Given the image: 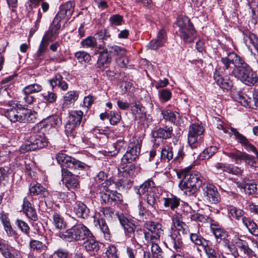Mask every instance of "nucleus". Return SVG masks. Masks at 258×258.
<instances>
[{
	"mask_svg": "<svg viewBox=\"0 0 258 258\" xmlns=\"http://www.w3.org/2000/svg\"><path fill=\"white\" fill-rule=\"evenodd\" d=\"M225 71L232 70L230 75L247 85H254L258 82V75L243 58L234 52L229 53L221 58Z\"/></svg>",
	"mask_w": 258,
	"mask_h": 258,
	"instance_id": "obj_1",
	"label": "nucleus"
},
{
	"mask_svg": "<svg viewBox=\"0 0 258 258\" xmlns=\"http://www.w3.org/2000/svg\"><path fill=\"white\" fill-rule=\"evenodd\" d=\"M55 158L57 162L61 165V181L67 188L70 190L79 188V177L73 174L67 168L85 170L89 169V166L63 153H58Z\"/></svg>",
	"mask_w": 258,
	"mask_h": 258,
	"instance_id": "obj_2",
	"label": "nucleus"
},
{
	"mask_svg": "<svg viewBox=\"0 0 258 258\" xmlns=\"http://www.w3.org/2000/svg\"><path fill=\"white\" fill-rule=\"evenodd\" d=\"M95 36L99 40H101L103 44L96 46V51L99 54L97 66L99 69L107 68L111 63L113 56L123 57L126 55V49L115 44H110L106 45L104 40L110 37V34L106 30L103 29L95 34Z\"/></svg>",
	"mask_w": 258,
	"mask_h": 258,
	"instance_id": "obj_3",
	"label": "nucleus"
},
{
	"mask_svg": "<svg viewBox=\"0 0 258 258\" xmlns=\"http://www.w3.org/2000/svg\"><path fill=\"white\" fill-rule=\"evenodd\" d=\"M9 108L5 112V116L11 121L16 122H33L36 119V113L24 107H20L15 101L8 102Z\"/></svg>",
	"mask_w": 258,
	"mask_h": 258,
	"instance_id": "obj_4",
	"label": "nucleus"
},
{
	"mask_svg": "<svg viewBox=\"0 0 258 258\" xmlns=\"http://www.w3.org/2000/svg\"><path fill=\"white\" fill-rule=\"evenodd\" d=\"M91 234L90 229L84 224L74 225L65 231L59 234V237L68 242L83 241Z\"/></svg>",
	"mask_w": 258,
	"mask_h": 258,
	"instance_id": "obj_5",
	"label": "nucleus"
},
{
	"mask_svg": "<svg viewBox=\"0 0 258 258\" xmlns=\"http://www.w3.org/2000/svg\"><path fill=\"white\" fill-rule=\"evenodd\" d=\"M174 228L175 229L173 230L167 240L168 244L173 251L181 252L183 250L184 245L180 232L182 234H187L188 232V226L183 222Z\"/></svg>",
	"mask_w": 258,
	"mask_h": 258,
	"instance_id": "obj_6",
	"label": "nucleus"
},
{
	"mask_svg": "<svg viewBox=\"0 0 258 258\" xmlns=\"http://www.w3.org/2000/svg\"><path fill=\"white\" fill-rule=\"evenodd\" d=\"M174 228L175 229L173 230L167 240L168 244L173 251L181 252L183 250L184 245L180 232L182 234H187L188 232V226L183 222Z\"/></svg>",
	"mask_w": 258,
	"mask_h": 258,
	"instance_id": "obj_7",
	"label": "nucleus"
},
{
	"mask_svg": "<svg viewBox=\"0 0 258 258\" xmlns=\"http://www.w3.org/2000/svg\"><path fill=\"white\" fill-rule=\"evenodd\" d=\"M176 25L179 28L177 34L181 39L186 43L192 42L196 37V31L188 18L179 16L177 18Z\"/></svg>",
	"mask_w": 258,
	"mask_h": 258,
	"instance_id": "obj_8",
	"label": "nucleus"
},
{
	"mask_svg": "<svg viewBox=\"0 0 258 258\" xmlns=\"http://www.w3.org/2000/svg\"><path fill=\"white\" fill-rule=\"evenodd\" d=\"M157 190L154 182L151 179H148L139 187L137 193L140 196L144 195L147 204L153 207L156 203V200L158 198Z\"/></svg>",
	"mask_w": 258,
	"mask_h": 258,
	"instance_id": "obj_9",
	"label": "nucleus"
},
{
	"mask_svg": "<svg viewBox=\"0 0 258 258\" xmlns=\"http://www.w3.org/2000/svg\"><path fill=\"white\" fill-rule=\"evenodd\" d=\"M183 148L180 145H175L174 147L167 146L163 148L161 152V159L169 162L171 159L174 163H180L185 155Z\"/></svg>",
	"mask_w": 258,
	"mask_h": 258,
	"instance_id": "obj_10",
	"label": "nucleus"
},
{
	"mask_svg": "<svg viewBox=\"0 0 258 258\" xmlns=\"http://www.w3.org/2000/svg\"><path fill=\"white\" fill-rule=\"evenodd\" d=\"M223 153L231 159H233L236 164H238L243 160L246 164L258 168V162L256 163H254L253 157L245 152H240L236 149L233 148L230 150H225Z\"/></svg>",
	"mask_w": 258,
	"mask_h": 258,
	"instance_id": "obj_11",
	"label": "nucleus"
},
{
	"mask_svg": "<svg viewBox=\"0 0 258 258\" xmlns=\"http://www.w3.org/2000/svg\"><path fill=\"white\" fill-rule=\"evenodd\" d=\"M144 226L148 230L145 234V240L147 242L156 241L160 239L163 232L161 224L148 221L145 222Z\"/></svg>",
	"mask_w": 258,
	"mask_h": 258,
	"instance_id": "obj_12",
	"label": "nucleus"
},
{
	"mask_svg": "<svg viewBox=\"0 0 258 258\" xmlns=\"http://www.w3.org/2000/svg\"><path fill=\"white\" fill-rule=\"evenodd\" d=\"M204 132V127L199 124L193 123L189 126L187 139L191 148H196L199 143L203 141L202 135Z\"/></svg>",
	"mask_w": 258,
	"mask_h": 258,
	"instance_id": "obj_13",
	"label": "nucleus"
},
{
	"mask_svg": "<svg viewBox=\"0 0 258 258\" xmlns=\"http://www.w3.org/2000/svg\"><path fill=\"white\" fill-rule=\"evenodd\" d=\"M203 200L207 205L216 204L220 201V195L213 184H207L203 187Z\"/></svg>",
	"mask_w": 258,
	"mask_h": 258,
	"instance_id": "obj_14",
	"label": "nucleus"
},
{
	"mask_svg": "<svg viewBox=\"0 0 258 258\" xmlns=\"http://www.w3.org/2000/svg\"><path fill=\"white\" fill-rule=\"evenodd\" d=\"M230 131L231 133H229V134H234L237 142L240 143L247 152H251L254 153L255 158L253 157L254 159V162L255 163L258 162V152L256 148L249 142L246 137L238 132L235 129L231 128Z\"/></svg>",
	"mask_w": 258,
	"mask_h": 258,
	"instance_id": "obj_15",
	"label": "nucleus"
},
{
	"mask_svg": "<svg viewBox=\"0 0 258 258\" xmlns=\"http://www.w3.org/2000/svg\"><path fill=\"white\" fill-rule=\"evenodd\" d=\"M180 178L183 177L181 181L190 183L198 188L201 185L202 181L201 174L197 171H181L178 174Z\"/></svg>",
	"mask_w": 258,
	"mask_h": 258,
	"instance_id": "obj_16",
	"label": "nucleus"
},
{
	"mask_svg": "<svg viewBox=\"0 0 258 258\" xmlns=\"http://www.w3.org/2000/svg\"><path fill=\"white\" fill-rule=\"evenodd\" d=\"M141 144L139 141L132 142L129 145L127 150L125 154L123 156V161L134 162L137 158L140 153Z\"/></svg>",
	"mask_w": 258,
	"mask_h": 258,
	"instance_id": "obj_17",
	"label": "nucleus"
},
{
	"mask_svg": "<svg viewBox=\"0 0 258 258\" xmlns=\"http://www.w3.org/2000/svg\"><path fill=\"white\" fill-rule=\"evenodd\" d=\"M75 3L73 1H68L61 5L59 7V11L55 17V21L60 22L62 19L68 20L72 15L74 11Z\"/></svg>",
	"mask_w": 258,
	"mask_h": 258,
	"instance_id": "obj_18",
	"label": "nucleus"
},
{
	"mask_svg": "<svg viewBox=\"0 0 258 258\" xmlns=\"http://www.w3.org/2000/svg\"><path fill=\"white\" fill-rule=\"evenodd\" d=\"M100 198L103 202L109 205H115L122 202L121 195L112 190H106L101 193Z\"/></svg>",
	"mask_w": 258,
	"mask_h": 258,
	"instance_id": "obj_19",
	"label": "nucleus"
},
{
	"mask_svg": "<svg viewBox=\"0 0 258 258\" xmlns=\"http://www.w3.org/2000/svg\"><path fill=\"white\" fill-rule=\"evenodd\" d=\"M60 27V22L57 20L55 21V19H54L52 25L49 27L48 30L45 32L41 41L48 44H49L50 42L53 41L56 38L59 33L58 30Z\"/></svg>",
	"mask_w": 258,
	"mask_h": 258,
	"instance_id": "obj_20",
	"label": "nucleus"
},
{
	"mask_svg": "<svg viewBox=\"0 0 258 258\" xmlns=\"http://www.w3.org/2000/svg\"><path fill=\"white\" fill-rule=\"evenodd\" d=\"M210 229L219 243L222 240L224 242L227 240V238L228 236L227 232L223 229L217 222L212 221L210 224Z\"/></svg>",
	"mask_w": 258,
	"mask_h": 258,
	"instance_id": "obj_21",
	"label": "nucleus"
},
{
	"mask_svg": "<svg viewBox=\"0 0 258 258\" xmlns=\"http://www.w3.org/2000/svg\"><path fill=\"white\" fill-rule=\"evenodd\" d=\"M86 239L83 243L86 251L89 253L97 252L100 248L101 243L96 240L91 232V234Z\"/></svg>",
	"mask_w": 258,
	"mask_h": 258,
	"instance_id": "obj_22",
	"label": "nucleus"
},
{
	"mask_svg": "<svg viewBox=\"0 0 258 258\" xmlns=\"http://www.w3.org/2000/svg\"><path fill=\"white\" fill-rule=\"evenodd\" d=\"M117 216L125 233L128 236H131V235L135 233L137 228L136 225L127 219L123 214H118Z\"/></svg>",
	"mask_w": 258,
	"mask_h": 258,
	"instance_id": "obj_23",
	"label": "nucleus"
},
{
	"mask_svg": "<svg viewBox=\"0 0 258 258\" xmlns=\"http://www.w3.org/2000/svg\"><path fill=\"white\" fill-rule=\"evenodd\" d=\"M167 40L165 30L162 29L158 33L157 38L151 40L149 44V47L153 50H156L164 45Z\"/></svg>",
	"mask_w": 258,
	"mask_h": 258,
	"instance_id": "obj_24",
	"label": "nucleus"
},
{
	"mask_svg": "<svg viewBox=\"0 0 258 258\" xmlns=\"http://www.w3.org/2000/svg\"><path fill=\"white\" fill-rule=\"evenodd\" d=\"M30 144H32L34 150L42 148L47 145V141L43 135L33 134L30 137Z\"/></svg>",
	"mask_w": 258,
	"mask_h": 258,
	"instance_id": "obj_25",
	"label": "nucleus"
},
{
	"mask_svg": "<svg viewBox=\"0 0 258 258\" xmlns=\"http://www.w3.org/2000/svg\"><path fill=\"white\" fill-rule=\"evenodd\" d=\"M214 79L217 83V85L223 90H229L231 89L233 86V83L229 77H226L224 78L217 71L214 73Z\"/></svg>",
	"mask_w": 258,
	"mask_h": 258,
	"instance_id": "obj_26",
	"label": "nucleus"
},
{
	"mask_svg": "<svg viewBox=\"0 0 258 258\" xmlns=\"http://www.w3.org/2000/svg\"><path fill=\"white\" fill-rule=\"evenodd\" d=\"M23 210L26 216L30 219L35 221L38 219L35 210L32 207L29 200L25 197L23 199Z\"/></svg>",
	"mask_w": 258,
	"mask_h": 258,
	"instance_id": "obj_27",
	"label": "nucleus"
},
{
	"mask_svg": "<svg viewBox=\"0 0 258 258\" xmlns=\"http://www.w3.org/2000/svg\"><path fill=\"white\" fill-rule=\"evenodd\" d=\"M172 131L173 129L171 126L166 127L165 128H159L152 132V137L154 139L153 142L156 144L157 139H166L171 138Z\"/></svg>",
	"mask_w": 258,
	"mask_h": 258,
	"instance_id": "obj_28",
	"label": "nucleus"
},
{
	"mask_svg": "<svg viewBox=\"0 0 258 258\" xmlns=\"http://www.w3.org/2000/svg\"><path fill=\"white\" fill-rule=\"evenodd\" d=\"M74 212L79 218H87L89 216L90 210L83 203L78 201L74 206Z\"/></svg>",
	"mask_w": 258,
	"mask_h": 258,
	"instance_id": "obj_29",
	"label": "nucleus"
},
{
	"mask_svg": "<svg viewBox=\"0 0 258 258\" xmlns=\"http://www.w3.org/2000/svg\"><path fill=\"white\" fill-rule=\"evenodd\" d=\"M243 40L245 44L247 46H248L249 44H251L258 52V36L248 30L243 31Z\"/></svg>",
	"mask_w": 258,
	"mask_h": 258,
	"instance_id": "obj_30",
	"label": "nucleus"
},
{
	"mask_svg": "<svg viewBox=\"0 0 258 258\" xmlns=\"http://www.w3.org/2000/svg\"><path fill=\"white\" fill-rule=\"evenodd\" d=\"M133 162H130V161L124 162L123 161V158H121V163L118 170L120 172L122 173L123 176H131L133 174L135 169V165Z\"/></svg>",
	"mask_w": 258,
	"mask_h": 258,
	"instance_id": "obj_31",
	"label": "nucleus"
},
{
	"mask_svg": "<svg viewBox=\"0 0 258 258\" xmlns=\"http://www.w3.org/2000/svg\"><path fill=\"white\" fill-rule=\"evenodd\" d=\"M29 191L32 196L41 195L45 197L48 195V191L46 188L42 186L41 184L36 182H32L30 183Z\"/></svg>",
	"mask_w": 258,
	"mask_h": 258,
	"instance_id": "obj_32",
	"label": "nucleus"
},
{
	"mask_svg": "<svg viewBox=\"0 0 258 258\" xmlns=\"http://www.w3.org/2000/svg\"><path fill=\"white\" fill-rule=\"evenodd\" d=\"M242 222L250 233L258 237V226L252 219L244 216L242 217Z\"/></svg>",
	"mask_w": 258,
	"mask_h": 258,
	"instance_id": "obj_33",
	"label": "nucleus"
},
{
	"mask_svg": "<svg viewBox=\"0 0 258 258\" xmlns=\"http://www.w3.org/2000/svg\"><path fill=\"white\" fill-rule=\"evenodd\" d=\"M50 86L54 88L58 86L61 89L65 91L68 88V84L63 80L60 74L56 75L52 79L49 80Z\"/></svg>",
	"mask_w": 258,
	"mask_h": 258,
	"instance_id": "obj_34",
	"label": "nucleus"
},
{
	"mask_svg": "<svg viewBox=\"0 0 258 258\" xmlns=\"http://www.w3.org/2000/svg\"><path fill=\"white\" fill-rule=\"evenodd\" d=\"M83 115V112L81 110H72L69 113V120L78 126L81 123Z\"/></svg>",
	"mask_w": 258,
	"mask_h": 258,
	"instance_id": "obj_35",
	"label": "nucleus"
},
{
	"mask_svg": "<svg viewBox=\"0 0 258 258\" xmlns=\"http://www.w3.org/2000/svg\"><path fill=\"white\" fill-rule=\"evenodd\" d=\"M178 186L184 194L188 196L194 195L198 190V188L191 184L181 181H180Z\"/></svg>",
	"mask_w": 258,
	"mask_h": 258,
	"instance_id": "obj_36",
	"label": "nucleus"
},
{
	"mask_svg": "<svg viewBox=\"0 0 258 258\" xmlns=\"http://www.w3.org/2000/svg\"><path fill=\"white\" fill-rule=\"evenodd\" d=\"M78 95L75 91H69L66 93L64 97V102L62 104L63 108H69V106L74 103L78 99Z\"/></svg>",
	"mask_w": 258,
	"mask_h": 258,
	"instance_id": "obj_37",
	"label": "nucleus"
},
{
	"mask_svg": "<svg viewBox=\"0 0 258 258\" xmlns=\"http://www.w3.org/2000/svg\"><path fill=\"white\" fill-rule=\"evenodd\" d=\"M48 44L41 41L37 52L34 54V58L39 62L45 58V53L47 50Z\"/></svg>",
	"mask_w": 258,
	"mask_h": 258,
	"instance_id": "obj_38",
	"label": "nucleus"
},
{
	"mask_svg": "<svg viewBox=\"0 0 258 258\" xmlns=\"http://www.w3.org/2000/svg\"><path fill=\"white\" fill-rule=\"evenodd\" d=\"M29 245L31 250L38 253L45 252L47 248L45 244L37 240H31L29 242Z\"/></svg>",
	"mask_w": 258,
	"mask_h": 258,
	"instance_id": "obj_39",
	"label": "nucleus"
},
{
	"mask_svg": "<svg viewBox=\"0 0 258 258\" xmlns=\"http://www.w3.org/2000/svg\"><path fill=\"white\" fill-rule=\"evenodd\" d=\"M180 200L176 197L171 196V197L164 198V206L174 210L179 206Z\"/></svg>",
	"mask_w": 258,
	"mask_h": 258,
	"instance_id": "obj_40",
	"label": "nucleus"
},
{
	"mask_svg": "<svg viewBox=\"0 0 258 258\" xmlns=\"http://www.w3.org/2000/svg\"><path fill=\"white\" fill-rule=\"evenodd\" d=\"M162 114L165 120H168L174 124H177V118L180 116L179 114L177 112H173L170 110H163Z\"/></svg>",
	"mask_w": 258,
	"mask_h": 258,
	"instance_id": "obj_41",
	"label": "nucleus"
},
{
	"mask_svg": "<svg viewBox=\"0 0 258 258\" xmlns=\"http://www.w3.org/2000/svg\"><path fill=\"white\" fill-rule=\"evenodd\" d=\"M204 250L208 258H220L219 250L208 244L204 245Z\"/></svg>",
	"mask_w": 258,
	"mask_h": 258,
	"instance_id": "obj_42",
	"label": "nucleus"
},
{
	"mask_svg": "<svg viewBox=\"0 0 258 258\" xmlns=\"http://www.w3.org/2000/svg\"><path fill=\"white\" fill-rule=\"evenodd\" d=\"M19 102L22 103L24 106H27L33 102L34 98L30 94L25 93V91L23 90L19 97Z\"/></svg>",
	"mask_w": 258,
	"mask_h": 258,
	"instance_id": "obj_43",
	"label": "nucleus"
},
{
	"mask_svg": "<svg viewBox=\"0 0 258 258\" xmlns=\"http://www.w3.org/2000/svg\"><path fill=\"white\" fill-rule=\"evenodd\" d=\"M53 221L54 225L57 229H62L66 227V223L63 218L56 213L53 215Z\"/></svg>",
	"mask_w": 258,
	"mask_h": 258,
	"instance_id": "obj_44",
	"label": "nucleus"
},
{
	"mask_svg": "<svg viewBox=\"0 0 258 258\" xmlns=\"http://www.w3.org/2000/svg\"><path fill=\"white\" fill-rule=\"evenodd\" d=\"M225 172L233 175L241 176L243 173V169L233 164H227Z\"/></svg>",
	"mask_w": 258,
	"mask_h": 258,
	"instance_id": "obj_45",
	"label": "nucleus"
},
{
	"mask_svg": "<svg viewBox=\"0 0 258 258\" xmlns=\"http://www.w3.org/2000/svg\"><path fill=\"white\" fill-rule=\"evenodd\" d=\"M218 151V149L216 146H210L200 154V158L202 159H209L212 157Z\"/></svg>",
	"mask_w": 258,
	"mask_h": 258,
	"instance_id": "obj_46",
	"label": "nucleus"
},
{
	"mask_svg": "<svg viewBox=\"0 0 258 258\" xmlns=\"http://www.w3.org/2000/svg\"><path fill=\"white\" fill-rule=\"evenodd\" d=\"M150 242L152 243L151 251L153 256L156 258H163L164 253L159 245L156 243V241Z\"/></svg>",
	"mask_w": 258,
	"mask_h": 258,
	"instance_id": "obj_47",
	"label": "nucleus"
},
{
	"mask_svg": "<svg viewBox=\"0 0 258 258\" xmlns=\"http://www.w3.org/2000/svg\"><path fill=\"white\" fill-rule=\"evenodd\" d=\"M112 147L114 149L113 151H110L112 153L111 156H115L121 149H125V143L123 140H118L115 143L112 144Z\"/></svg>",
	"mask_w": 258,
	"mask_h": 258,
	"instance_id": "obj_48",
	"label": "nucleus"
},
{
	"mask_svg": "<svg viewBox=\"0 0 258 258\" xmlns=\"http://www.w3.org/2000/svg\"><path fill=\"white\" fill-rule=\"evenodd\" d=\"M81 44L84 48L94 47L97 46L96 39L92 36H88L82 40Z\"/></svg>",
	"mask_w": 258,
	"mask_h": 258,
	"instance_id": "obj_49",
	"label": "nucleus"
},
{
	"mask_svg": "<svg viewBox=\"0 0 258 258\" xmlns=\"http://www.w3.org/2000/svg\"><path fill=\"white\" fill-rule=\"evenodd\" d=\"M42 89L41 85L38 84H33L26 86L23 90L25 93L32 94L40 92Z\"/></svg>",
	"mask_w": 258,
	"mask_h": 258,
	"instance_id": "obj_50",
	"label": "nucleus"
},
{
	"mask_svg": "<svg viewBox=\"0 0 258 258\" xmlns=\"http://www.w3.org/2000/svg\"><path fill=\"white\" fill-rule=\"evenodd\" d=\"M75 57L81 63L88 62L91 60L90 55L85 51H79L75 53Z\"/></svg>",
	"mask_w": 258,
	"mask_h": 258,
	"instance_id": "obj_51",
	"label": "nucleus"
},
{
	"mask_svg": "<svg viewBox=\"0 0 258 258\" xmlns=\"http://www.w3.org/2000/svg\"><path fill=\"white\" fill-rule=\"evenodd\" d=\"M223 246L225 249L228 250V253L232 254L235 257L239 256L237 249L234 245H230L228 239L223 242Z\"/></svg>",
	"mask_w": 258,
	"mask_h": 258,
	"instance_id": "obj_52",
	"label": "nucleus"
},
{
	"mask_svg": "<svg viewBox=\"0 0 258 258\" xmlns=\"http://www.w3.org/2000/svg\"><path fill=\"white\" fill-rule=\"evenodd\" d=\"M190 238L193 243L198 245L204 246L205 245L204 242L206 241L204 238L197 233H190Z\"/></svg>",
	"mask_w": 258,
	"mask_h": 258,
	"instance_id": "obj_53",
	"label": "nucleus"
},
{
	"mask_svg": "<svg viewBox=\"0 0 258 258\" xmlns=\"http://www.w3.org/2000/svg\"><path fill=\"white\" fill-rule=\"evenodd\" d=\"M229 211L230 215L237 220L243 217L244 211L236 207H231Z\"/></svg>",
	"mask_w": 258,
	"mask_h": 258,
	"instance_id": "obj_54",
	"label": "nucleus"
},
{
	"mask_svg": "<svg viewBox=\"0 0 258 258\" xmlns=\"http://www.w3.org/2000/svg\"><path fill=\"white\" fill-rule=\"evenodd\" d=\"M45 122L47 126L55 127L61 123V118L57 116H53L49 117Z\"/></svg>",
	"mask_w": 258,
	"mask_h": 258,
	"instance_id": "obj_55",
	"label": "nucleus"
},
{
	"mask_svg": "<svg viewBox=\"0 0 258 258\" xmlns=\"http://www.w3.org/2000/svg\"><path fill=\"white\" fill-rule=\"evenodd\" d=\"M107 176L104 172L100 171L95 178V180L99 183H101L104 187H105L108 185V182H110L107 180Z\"/></svg>",
	"mask_w": 258,
	"mask_h": 258,
	"instance_id": "obj_56",
	"label": "nucleus"
},
{
	"mask_svg": "<svg viewBox=\"0 0 258 258\" xmlns=\"http://www.w3.org/2000/svg\"><path fill=\"white\" fill-rule=\"evenodd\" d=\"M109 21L112 26H119L123 22V17L118 14L113 15L110 16Z\"/></svg>",
	"mask_w": 258,
	"mask_h": 258,
	"instance_id": "obj_57",
	"label": "nucleus"
},
{
	"mask_svg": "<svg viewBox=\"0 0 258 258\" xmlns=\"http://www.w3.org/2000/svg\"><path fill=\"white\" fill-rule=\"evenodd\" d=\"M76 124L72 123L69 120L65 126V132L68 136L74 137L75 135V128L77 127Z\"/></svg>",
	"mask_w": 258,
	"mask_h": 258,
	"instance_id": "obj_58",
	"label": "nucleus"
},
{
	"mask_svg": "<svg viewBox=\"0 0 258 258\" xmlns=\"http://www.w3.org/2000/svg\"><path fill=\"white\" fill-rule=\"evenodd\" d=\"M159 97L161 100L166 102L170 99L171 93L166 89H161L159 91Z\"/></svg>",
	"mask_w": 258,
	"mask_h": 258,
	"instance_id": "obj_59",
	"label": "nucleus"
},
{
	"mask_svg": "<svg viewBox=\"0 0 258 258\" xmlns=\"http://www.w3.org/2000/svg\"><path fill=\"white\" fill-rule=\"evenodd\" d=\"M146 231H145L141 228H136L135 233L133 234L132 239L135 241L140 240L143 238L145 239V234Z\"/></svg>",
	"mask_w": 258,
	"mask_h": 258,
	"instance_id": "obj_60",
	"label": "nucleus"
},
{
	"mask_svg": "<svg viewBox=\"0 0 258 258\" xmlns=\"http://www.w3.org/2000/svg\"><path fill=\"white\" fill-rule=\"evenodd\" d=\"M105 254L107 258H118L116 247L113 245L107 247Z\"/></svg>",
	"mask_w": 258,
	"mask_h": 258,
	"instance_id": "obj_61",
	"label": "nucleus"
},
{
	"mask_svg": "<svg viewBox=\"0 0 258 258\" xmlns=\"http://www.w3.org/2000/svg\"><path fill=\"white\" fill-rule=\"evenodd\" d=\"M109 121L111 124L115 125L121 119V115L119 112L110 111L109 113Z\"/></svg>",
	"mask_w": 258,
	"mask_h": 258,
	"instance_id": "obj_62",
	"label": "nucleus"
},
{
	"mask_svg": "<svg viewBox=\"0 0 258 258\" xmlns=\"http://www.w3.org/2000/svg\"><path fill=\"white\" fill-rule=\"evenodd\" d=\"M116 184L118 188L120 187L130 188L132 187L133 183L131 179L122 178L118 181Z\"/></svg>",
	"mask_w": 258,
	"mask_h": 258,
	"instance_id": "obj_63",
	"label": "nucleus"
},
{
	"mask_svg": "<svg viewBox=\"0 0 258 258\" xmlns=\"http://www.w3.org/2000/svg\"><path fill=\"white\" fill-rule=\"evenodd\" d=\"M243 187L245 190H247L249 194H256L258 195V184L246 183Z\"/></svg>",
	"mask_w": 258,
	"mask_h": 258,
	"instance_id": "obj_64",
	"label": "nucleus"
}]
</instances>
